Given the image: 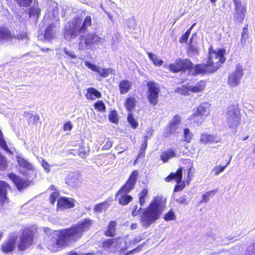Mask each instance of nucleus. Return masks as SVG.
I'll return each instance as SVG.
<instances>
[{"label":"nucleus","mask_w":255,"mask_h":255,"mask_svg":"<svg viewBox=\"0 0 255 255\" xmlns=\"http://www.w3.org/2000/svg\"><path fill=\"white\" fill-rule=\"evenodd\" d=\"M148 190L146 188L143 189L139 194V203L141 206H143L147 196Z\"/></svg>","instance_id":"obj_33"},{"label":"nucleus","mask_w":255,"mask_h":255,"mask_svg":"<svg viewBox=\"0 0 255 255\" xmlns=\"http://www.w3.org/2000/svg\"><path fill=\"white\" fill-rule=\"evenodd\" d=\"M102 38L95 33L81 35L79 39L78 47L80 50L91 48L93 44H98L102 42Z\"/></svg>","instance_id":"obj_6"},{"label":"nucleus","mask_w":255,"mask_h":255,"mask_svg":"<svg viewBox=\"0 0 255 255\" xmlns=\"http://www.w3.org/2000/svg\"><path fill=\"white\" fill-rule=\"evenodd\" d=\"M175 92L184 96L189 95L190 93L189 85L181 86L180 87L176 89Z\"/></svg>","instance_id":"obj_32"},{"label":"nucleus","mask_w":255,"mask_h":255,"mask_svg":"<svg viewBox=\"0 0 255 255\" xmlns=\"http://www.w3.org/2000/svg\"><path fill=\"white\" fill-rule=\"evenodd\" d=\"M53 27L54 25L50 24L45 29L44 38L47 41L51 40L54 35Z\"/></svg>","instance_id":"obj_31"},{"label":"nucleus","mask_w":255,"mask_h":255,"mask_svg":"<svg viewBox=\"0 0 255 255\" xmlns=\"http://www.w3.org/2000/svg\"><path fill=\"white\" fill-rule=\"evenodd\" d=\"M17 38L19 40H25V42H27L28 40V35H27L26 32H22L19 33V34L17 35Z\"/></svg>","instance_id":"obj_53"},{"label":"nucleus","mask_w":255,"mask_h":255,"mask_svg":"<svg viewBox=\"0 0 255 255\" xmlns=\"http://www.w3.org/2000/svg\"><path fill=\"white\" fill-rule=\"evenodd\" d=\"M142 247V245H140L138 246L136 248L129 251L125 255H129L130 254H133V253H138L140 251H141Z\"/></svg>","instance_id":"obj_54"},{"label":"nucleus","mask_w":255,"mask_h":255,"mask_svg":"<svg viewBox=\"0 0 255 255\" xmlns=\"http://www.w3.org/2000/svg\"><path fill=\"white\" fill-rule=\"evenodd\" d=\"M85 96L87 99L93 101L95 100L96 98H100L101 97V94L96 89L89 88L87 89Z\"/></svg>","instance_id":"obj_27"},{"label":"nucleus","mask_w":255,"mask_h":255,"mask_svg":"<svg viewBox=\"0 0 255 255\" xmlns=\"http://www.w3.org/2000/svg\"><path fill=\"white\" fill-rule=\"evenodd\" d=\"M243 74L242 66L238 64L236 66L235 70L229 74L228 85L232 87H235L239 85Z\"/></svg>","instance_id":"obj_9"},{"label":"nucleus","mask_w":255,"mask_h":255,"mask_svg":"<svg viewBox=\"0 0 255 255\" xmlns=\"http://www.w3.org/2000/svg\"><path fill=\"white\" fill-rule=\"evenodd\" d=\"M172 179L174 180L176 184L174 188V192L182 191L186 185L185 182L182 181V176H166L164 180L166 182H169Z\"/></svg>","instance_id":"obj_21"},{"label":"nucleus","mask_w":255,"mask_h":255,"mask_svg":"<svg viewBox=\"0 0 255 255\" xmlns=\"http://www.w3.org/2000/svg\"><path fill=\"white\" fill-rule=\"evenodd\" d=\"M73 126L70 121L67 122L63 125V130L64 131H70L72 130Z\"/></svg>","instance_id":"obj_52"},{"label":"nucleus","mask_w":255,"mask_h":255,"mask_svg":"<svg viewBox=\"0 0 255 255\" xmlns=\"http://www.w3.org/2000/svg\"><path fill=\"white\" fill-rule=\"evenodd\" d=\"M220 138L216 135L208 133H202L200 135V142L202 144H207L220 142Z\"/></svg>","instance_id":"obj_22"},{"label":"nucleus","mask_w":255,"mask_h":255,"mask_svg":"<svg viewBox=\"0 0 255 255\" xmlns=\"http://www.w3.org/2000/svg\"><path fill=\"white\" fill-rule=\"evenodd\" d=\"M148 88L147 98L149 103L153 106L158 103V98L160 92V87L158 83L148 81L146 84Z\"/></svg>","instance_id":"obj_7"},{"label":"nucleus","mask_w":255,"mask_h":255,"mask_svg":"<svg viewBox=\"0 0 255 255\" xmlns=\"http://www.w3.org/2000/svg\"><path fill=\"white\" fill-rule=\"evenodd\" d=\"M7 166V162L6 157L0 153V170H4Z\"/></svg>","instance_id":"obj_40"},{"label":"nucleus","mask_w":255,"mask_h":255,"mask_svg":"<svg viewBox=\"0 0 255 255\" xmlns=\"http://www.w3.org/2000/svg\"><path fill=\"white\" fill-rule=\"evenodd\" d=\"M29 14L30 16L36 15L38 17L40 14V10L37 5H33L29 9Z\"/></svg>","instance_id":"obj_41"},{"label":"nucleus","mask_w":255,"mask_h":255,"mask_svg":"<svg viewBox=\"0 0 255 255\" xmlns=\"http://www.w3.org/2000/svg\"><path fill=\"white\" fill-rule=\"evenodd\" d=\"M128 121L130 124L132 128H136L138 126V124L135 119L133 118L132 114H129L128 116Z\"/></svg>","instance_id":"obj_44"},{"label":"nucleus","mask_w":255,"mask_h":255,"mask_svg":"<svg viewBox=\"0 0 255 255\" xmlns=\"http://www.w3.org/2000/svg\"><path fill=\"white\" fill-rule=\"evenodd\" d=\"M109 206L108 202L105 201L96 204L94 208L95 212H102L103 210H106V209Z\"/></svg>","instance_id":"obj_34"},{"label":"nucleus","mask_w":255,"mask_h":255,"mask_svg":"<svg viewBox=\"0 0 255 255\" xmlns=\"http://www.w3.org/2000/svg\"><path fill=\"white\" fill-rule=\"evenodd\" d=\"M144 151H143V150H142L140 149L139 150V153L136 160L134 161V164L136 163V162L138 159H139L141 157H143L144 156V155H145Z\"/></svg>","instance_id":"obj_59"},{"label":"nucleus","mask_w":255,"mask_h":255,"mask_svg":"<svg viewBox=\"0 0 255 255\" xmlns=\"http://www.w3.org/2000/svg\"><path fill=\"white\" fill-rule=\"evenodd\" d=\"M236 12L234 18L236 21L242 23L244 20L247 12L246 4L243 3L241 0H233Z\"/></svg>","instance_id":"obj_10"},{"label":"nucleus","mask_w":255,"mask_h":255,"mask_svg":"<svg viewBox=\"0 0 255 255\" xmlns=\"http://www.w3.org/2000/svg\"><path fill=\"white\" fill-rule=\"evenodd\" d=\"M16 158L19 166L22 168L20 171L21 174L25 173L27 171H33L35 169L34 166L22 156L19 155Z\"/></svg>","instance_id":"obj_20"},{"label":"nucleus","mask_w":255,"mask_h":255,"mask_svg":"<svg viewBox=\"0 0 255 255\" xmlns=\"http://www.w3.org/2000/svg\"><path fill=\"white\" fill-rule=\"evenodd\" d=\"M180 123L181 118L179 115H176L170 121L169 123V131L170 133H174L176 130Z\"/></svg>","instance_id":"obj_24"},{"label":"nucleus","mask_w":255,"mask_h":255,"mask_svg":"<svg viewBox=\"0 0 255 255\" xmlns=\"http://www.w3.org/2000/svg\"><path fill=\"white\" fill-rule=\"evenodd\" d=\"M176 153L175 151L172 149L163 152L160 155V159L163 162H166L169 159L175 157Z\"/></svg>","instance_id":"obj_29"},{"label":"nucleus","mask_w":255,"mask_h":255,"mask_svg":"<svg viewBox=\"0 0 255 255\" xmlns=\"http://www.w3.org/2000/svg\"><path fill=\"white\" fill-rule=\"evenodd\" d=\"M230 161H228L226 165H217L215 166L212 170V173L214 175H218L221 173L227 167V166L229 164Z\"/></svg>","instance_id":"obj_37"},{"label":"nucleus","mask_w":255,"mask_h":255,"mask_svg":"<svg viewBox=\"0 0 255 255\" xmlns=\"http://www.w3.org/2000/svg\"><path fill=\"white\" fill-rule=\"evenodd\" d=\"M75 200L72 198L61 197L57 201V210L62 211L73 208L75 207Z\"/></svg>","instance_id":"obj_15"},{"label":"nucleus","mask_w":255,"mask_h":255,"mask_svg":"<svg viewBox=\"0 0 255 255\" xmlns=\"http://www.w3.org/2000/svg\"><path fill=\"white\" fill-rule=\"evenodd\" d=\"M41 165L47 172H49L50 171V169L49 164L43 159L42 160Z\"/></svg>","instance_id":"obj_57"},{"label":"nucleus","mask_w":255,"mask_h":255,"mask_svg":"<svg viewBox=\"0 0 255 255\" xmlns=\"http://www.w3.org/2000/svg\"><path fill=\"white\" fill-rule=\"evenodd\" d=\"M34 232L31 228L26 227L22 229L17 246L18 251L23 252L30 248L34 244Z\"/></svg>","instance_id":"obj_5"},{"label":"nucleus","mask_w":255,"mask_h":255,"mask_svg":"<svg viewBox=\"0 0 255 255\" xmlns=\"http://www.w3.org/2000/svg\"><path fill=\"white\" fill-rule=\"evenodd\" d=\"M225 50L219 49L217 51L212 50V48L209 49V58L207 61V65L209 68V72L214 73L216 72L225 61L224 54Z\"/></svg>","instance_id":"obj_4"},{"label":"nucleus","mask_w":255,"mask_h":255,"mask_svg":"<svg viewBox=\"0 0 255 255\" xmlns=\"http://www.w3.org/2000/svg\"><path fill=\"white\" fill-rule=\"evenodd\" d=\"M196 24L194 23L191 27L184 34L182 35L181 38L179 39V42L181 43H183L186 42L187 41L188 37L190 34L191 31L193 27L195 26Z\"/></svg>","instance_id":"obj_39"},{"label":"nucleus","mask_w":255,"mask_h":255,"mask_svg":"<svg viewBox=\"0 0 255 255\" xmlns=\"http://www.w3.org/2000/svg\"><path fill=\"white\" fill-rule=\"evenodd\" d=\"M164 220L167 222L174 220L176 218L175 214L172 210H170L164 215Z\"/></svg>","instance_id":"obj_43"},{"label":"nucleus","mask_w":255,"mask_h":255,"mask_svg":"<svg viewBox=\"0 0 255 255\" xmlns=\"http://www.w3.org/2000/svg\"><path fill=\"white\" fill-rule=\"evenodd\" d=\"M59 192H53L51 193L49 197V201L51 205H54L55 203L59 196Z\"/></svg>","instance_id":"obj_46"},{"label":"nucleus","mask_w":255,"mask_h":255,"mask_svg":"<svg viewBox=\"0 0 255 255\" xmlns=\"http://www.w3.org/2000/svg\"><path fill=\"white\" fill-rule=\"evenodd\" d=\"M109 121L114 124L118 123V117L117 112L115 110L111 111V113L109 115Z\"/></svg>","instance_id":"obj_42"},{"label":"nucleus","mask_w":255,"mask_h":255,"mask_svg":"<svg viewBox=\"0 0 255 255\" xmlns=\"http://www.w3.org/2000/svg\"><path fill=\"white\" fill-rule=\"evenodd\" d=\"M141 240V238H139L138 237H135L132 240V242L135 244L139 243Z\"/></svg>","instance_id":"obj_61"},{"label":"nucleus","mask_w":255,"mask_h":255,"mask_svg":"<svg viewBox=\"0 0 255 255\" xmlns=\"http://www.w3.org/2000/svg\"><path fill=\"white\" fill-rule=\"evenodd\" d=\"M128 26L129 28H134L135 26V19L132 18H129L128 20Z\"/></svg>","instance_id":"obj_55"},{"label":"nucleus","mask_w":255,"mask_h":255,"mask_svg":"<svg viewBox=\"0 0 255 255\" xmlns=\"http://www.w3.org/2000/svg\"><path fill=\"white\" fill-rule=\"evenodd\" d=\"M184 137H185L184 141H186L187 142H189L190 141V140L192 138V134L190 132L188 128H185L184 129Z\"/></svg>","instance_id":"obj_49"},{"label":"nucleus","mask_w":255,"mask_h":255,"mask_svg":"<svg viewBox=\"0 0 255 255\" xmlns=\"http://www.w3.org/2000/svg\"><path fill=\"white\" fill-rule=\"evenodd\" d=\"M136 180V176H129L128 181L121 188L129 192L134 188Z\"/></svg>","instance_id":"obj_26"},{"label":"nucleus","mask_w":255,"mask_h":255,"mask_svg":"<svg viewBox=\"0 0 255 255\" xmlns=\"http://www.w3.org/2000/svg\"><path fill=\"white\" fill-rule=\"evenodd\" d=\"M105 13L108 15V16L109 17V18L110 19V20L111 21H114V19H113V15L110 12H107V11L105 10Z\"/></svg>","instance_id":"obj_62"},{"label":"nucleus","mask_w":255,"mask_h":255,"mask_svg":"<svg viewBox=\"0 0 255 255\" xmlns=\"http://www.w3.org/2000/svg\"><path fill=\"white\" fill-rule=\"evenodd\" d=\"M129 192L121 188L116 194V199L118 200L120 204L125 206L128 204L132 199V197L128 195Z\"/></svg>","instance_id":"obj_18"},{"label":"nucleus","mask_w":255,"mask_h":255,"mask_svg":"<svg viewBox=\"0 0 255 255\" xmlns=\"http://www.w3.org/2000/svg\"><path fill=\"white\" fill-rule=\"evenodd\" d=\"M192 66L191 62L188 59H178L175 63L170 65L169 69L173 72H178L181 71L188 70L189 72L190 67Z\"/></svg>","instance_id":"obj_13"},{"label":"nucleus","mask_w":255,"mask_h":255,"mask_svg":"<svg viewBox=\"0 0 255 255\" xmlns=\"http://www.w3.org/2000/svg\"><path fill=\"white\" fill-rule=\"evenodd\" d=\"M144 142L142 144L140 149L142 150H143V151H145V149H146L147 146V139H148L147 136H144Z\"/></svg>","instance_id":"obj_58"},{"label":"nucleus","mask_w":255,"mask_h":255,"mask_svg":"<svg viewBox=\"0 0 255 255\" xmlns=\"http://www.w3.org/2000/svg\"><path fill=\"white\" fill-rule=\"evenodd\" d=\"M148 55L155 65L160 66L162 64L163 61L158 59L155 55L151 53H148Z\"/></svg>","instance_id":"obj_38"},{"label":"nucleus","mask_w":255,"mask_h":255,"mask_svg":"<svg viewBox=\"0 0 255 255\" xmlns=\"http://www.w3.org/2000/svg\"><path fill=\"white\" fill-rule=\"evenodd\" d=\"M92 224V220L85 218L75 225L60 230L57 238L52 234L48 236L45 241L46 247L51 252H56L77 242L83 233L90 230Z\"/></svg>","instance_id":"obj_1"},{"label":"nucleus","mask_w":255,"mask_h":255,"mask_svg":"<svg viewBox=\"0 0 255 255\" xmlns=\"http://www.w3.org/2000/svg\"><path fill=\"white\" fill-rule=\"evenodd\" d=\"M209 70L206 64L194 65L192 63L189 73L191 75H203L206 73H211Z\"/></svg>","instance_id":"obj_19"},{"label":"nucleus","mask_w":255,"mask_h":255,"mask_svg":"<svg viewBox=\"0 0 255 255\" xmlns=\"http://www.w3.org/2000/svg\"><path fill=\"white\" fill-rule=\"evenodd\" d=\"M211 111V105L205 102L202 103L197 109L196 112L191 116V118H197L198 116L201 117L202 121L197 122L199 124H201L203 120H204L210 114Z\"/></svg>","instance_id":"obj_11"},{"label":"nucleus","mask_w":255,"mask_h":255,"mask_svg":"<svg viewBox=\"0 0 255 255\" xmlns=\"http://www.w3.org/2000/svg\"><path fill=\"white\" fill-rule=\"evenodd\" d=\"M19 191H21L31 183L29 179L22 178L21 176H9Z\"/></svg>","instance_id":"obj_17"},{"label":"nucleus","mask_w":255,"mask_h":255,"mask_svg":"<svg viewBox=\"0 0 255 255\" xmlns=\"http://www.w3.org/2000/svg\"><path fill=\"white\" fill-rule=\"evenodd\" d=\"M113 145V142L110 140H108L102 147L103 150H108L110 149Z\"/></svg>","instance_id":"obj_56"},{"label":"nucleus","mask_w":255,"mask_h":255,"mask_svg":"<svg viewBox=\"0 0 255 255\" xmlns=\"http://www.w3.org/2000/svg\"><path fill=\"white\" fill-rule=\"evenodd\" d=\"M85 65L93 71L98 73L102 77H107L109 74H115V70L112 68H103L100 66L93 64L89 61H85Z\"/></svg>","instance_id":"obj_14"},{"label":"nucleus","mask_w":255,"mask_h":255,"mask_svg":"<svg viewBox=\"0 0 255 255\" xmlns=\"http://www.w3.org/2000/svg\"><path fill=\"white\" fill-rule=\"evenodd\" d=\"M131 83L128 80H123L120 82L119 88L121 94H126L129 90Z\"/></svg>","instance_id":"obj_30"},{"label":"nucleus","mask_w":255,"mask_h":255,"mask_svg":"<svg viewBox=\"0 0 255 255\" xmlns=\"http://www.w3.org/2000/svg\"><path fill=\"white\" fill-rule=\"evenodd\" d=\"M206 84L204 81H200L196 83L195 85H189L190 92L197 93L202 92L205 88Z\"/></svg>","instance_id":"obj_28"},{"label":"nucleus","mask_w":255,"mask_h":255,"mask_svg":"<svg viewBox=\"0 0 255 255\" xmlns=\"http://www.w3.org/2000/svg\"><path fill=\"white\" fill-rule=\"evenodd\" d=\"M10 189V186L7 182L0 181V206L8 202L7 196V191Z\"/></svg>","instance_id":"obj_16"},{"label":"nucleus","mask_w":255,"mask_h":255,"mask_svg":"<svg viewBox=\"0 0 255 255\" xmlns=\"http://www.w3.org/2000/svg\"><path fill=\"white\" fill-rule=\"evenodd\" d=\"M247 30L245 28H244L242 34V38H244L245 35H247Z\"/></svg>","instance_id":"obj_63"},{"label":"nucleus","mask_w":255,"mask_h":255,"mask_svg":"<svg viewBox=\"0 0 255 255\" xmlns=\"http://www.w3.org/2000/svg\"><path fill=\"white\" fill-rule=\"evenodd\" d=\"M161 201L158 198H155L142 214L140 221L144 228H148L160 217L163 209Z\"/></svg>","instance_id":"obj_3"},{"label":"nucleus","mask_w":255,"mask_h":255,"mask_svg":"<svg viewBox=\"0 0 255 255\" xmlns=\"http://www.w3.org/2000/svg\"><path fill=\"white\" fill-rule=\"evenodd\" d=\"M182 169L180 168L176 173H171L169 174V175H182Z\"/></svg>","instance_id":"obj_60"},{"label":"nucleus","mask_w":255,"mask_h":255,"mask_svg":"<svg viewBox=\"0 0 255 255\" xmlns=\"http://www.w3.org/2000/svg\"><path fill=\"white\" fill-rule=\"evenodd\" d=\"M63 51L64 53L66 55L67 57H65L66 58L70 57L72 59H75L76 58L77 56L75 54L74 51L68 50L66 48L63 49Z\"/></svg>","instance_id":"obj_51"},{"label":"nucleus","mask_w":255,"mask_h":255,"mask_svg":"<svg viewBox=\"0 0 255 255\" xmlns=\"http://www.w3.org/2000/svg\"><path fill=\"white\" fill-rule=\"evenodd\" d=\"M117 222L114 220L110 221L107 226V229L104 232V235L107 237H114L116 235Z\"/></svg>","instance_id":"obj_23"},{"label":"nucleus","mask_w":255,"mask_h":255,"mask_svg":"<svg viewBox=\"0 0 255 255\" xmlns=\"http://www.w3.org/2000/svg\"><path fill=\"white\" fill-rule=\"evenodd\" d=\"M91 24L92 19L90 16H86L83 22L81 18L75 17L64 27L65 39L72 41V40L77 37L79 34L86 32Z\"/></svg>","instance_id":"obj_2"},{"label":"nucleus","mask_w":255,"mask_h":255,"mask_svg":"<svg viewBox=\"0 0 255 255\" xmlns=\"http://www.w3.org/2000/svg\"><path fill=\"white\" fill-rule=\"evenodd\" d=\"M135 100L134 98H128L127 99L125 106L128 111H131L134 108Z\"/></svg>","instance_id":"obj_36"},{"label":"nucleus","mask_w":255,"mask_h":255,"mask_svg":"<svg viewBox=\"0 0 255 255\" xmlns=\"http://www.w3.org/2000/svg\"><path fill=\"white\" fill-rule=\"evenodd\" d=\"M121 239V237H118L113 239H106L102 242L101 248L105 251L110 249L114 244L117 243Z\"/></svg>","instance_id":"obj_25"},{"label":"nucleus","mask_w":255,"mask_h":255,"mask_svg":"<svg viewBox=\"0 0 255 255\" xmlns=\"http://www.w3.org/2000/svg\"><path fill=\"white\" fill-rule=\"evenodd\" d=\"M10 37V33L5 27H0V40L7 39Z\"/></svg>","instance_id":"obj_35"},{"label":"nucleus","mask_w":255,"mask_h":255,"mask_svg":"<svg viewBox=\"0 0 255 255\" xmlns=\"http://www.w3.org/2000/svg\"><path fill=\"white\" fill-rule=\"evenodd\" d=\"M226 117L227 124L230 128H236L239 125L240 115L238 110L235 106H230L228 108Z\"/></svg>","instance_id":"obj_8"},{"label":"nucleus","mask_w":255,"mask_h":255,"mask_svg":"<svg viewBox=\"0 0 255 255\" xmlns=\"http://www.w3.org/2000/svg\"><path fill=\"white\" fill-rule=\"evenodd\" d=\"M67 255H79L77 253L74 251H71L68 253Z\"/></svg>","instance_id":"obj_64"},{"label":"nucleus","mask_w":255,"mask_h":255,"mask_svg":"<svg viewBox=\"0 0 255 255\" xmlns=\"http://www.w3.org/2000/svg\"><path fill=\"white\" fill-rule=\"evenodd\" d=\"M16 2L21 6L27 7L30 5L32 0H15Z\"/></svg>","instance_id":"obj_48"},{"label":"nucleus","mask_w":255,"mask_h":255,"mask_svg":"<svg viewBox=\"0 0 255 255\" xmlns=\"http://www.w3.org/2000/svg\"><path fill=\"white\" fill-rule=\"evenodd\" d=\"M95 108L99 111L104 112L105 110L106 106L102 101H99L95 103Z\"/></svg>","instance_id":"obj_45"},{"label":"nucleus","mask_w":255,"mask_h":255,"mask_svg":"<svg viewBox=\"0 0 255 255\" xmlns=\"http://www.w3.org/2000/svg\"><path fill=\"white\" fill-rule=\"evenodd\" d=\"M214 191H208L203 194L202 196V199L200 203H207L209 200V197Z\"/></svg>","instance_id":"obj_47"},{"label":"nucleus","mask_w":255,"mask_h":255,"mask_svg":"<svg viewBox=\"0 0 255 255\" xmlns=\"http://www.w3.org/2000/svg\"><path fill=\"white\" fill-rule=\"evenodd\" d=\"M17 237L13 236L5 240L0 246V250L5 255L12 254L15 249Z\"/></svg>","instance_id":"obj_12"},{"label":"nucleus","mask_w":255,"mask_h":255,"mask_svg":"<svg viewBox=\"0 0 255 255\" xmlns=\"http://www.w3.org/2000/svg\"><path fill=\"white\" fill-rule=\"evenodd\" d=\"M176 202L179 204L187 205L188 201L185 195H183L179 198L176 200Z\"/></svg>","instance_id":"obj_50"}]
</instances>
